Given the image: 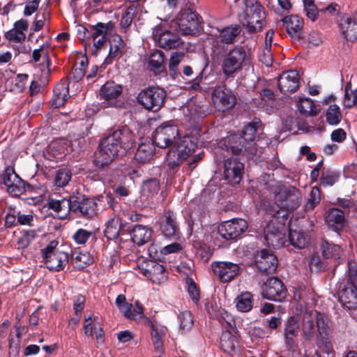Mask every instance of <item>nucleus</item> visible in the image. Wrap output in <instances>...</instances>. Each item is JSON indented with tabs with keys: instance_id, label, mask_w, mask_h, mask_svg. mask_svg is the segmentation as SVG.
<instances>
[{
	"instance_id": "nucleus-1",
	"label": "nucleus",
	"mask_w": 357,
	"mask_h": 357,
	"mask_svg": "<svg viewBox=\"0 0 357 357\" xmlns=\"http://www.w3.org/2000/svg\"><path fill=\"white\" fill-rule=\"evenodd\" d=\"M178 135L179 130L176 126L162 124L155 130L152 137L154 144L159 148L166 149L173 146L167 155L168 166L172 169L179 166L197 147L192 137L184 136L180 139Z\"/></svg>"
},
{
	"instance_id": "nucleus-2",
	"label": "nucleus",
	"mask_w": 357,
	"mask_h": 357,
	"mask_svg": "<svg viewBox=\"0 0 357 357\" xmlns=\"http://www.w3.org/2000/svg\"><path fill=\"white\" fill-rule=\"evenodd\" d=\"M134 142V136L128 126H122L104 137L94 155V164L102 168L119 155L125 154Z\"/></svg>"
},
{
	"instance_id": "nucleus-3",
	"label": "nucleus",
	"mask_w": 357,
	"mask_h": 357,
	"mask_svg": "<svg viewBox=\"0 0 357 357\" xmlns=\"http://www.w3.org/2000/svg\"><path fill=\"white\" fill-rule=\"evenodd\" d=\"M272 219L264 228V238L268 246L273 248L282 247L285 242V220L287 213L274 209L269 211Z\"/></svg>"
},
{
	"instance_id": "nucleus-4",
	"label": "nucleus",
	"mask_w": 357,
	"mask_h": 357,
	"mask_svg": "<svg viewBox=\"0 0 357 357\" xmlns=\"http://www.w3.org/2000/svg\"><path fill=\"white\" fill-rule=\"evenodd\" d=\"M244 12L241 19L242 24L250 33L261 31L265 24L266 13L264 8L257 0H245Z\"/></svg>"
},
{
	"instance_id": "nucleus-5",
	"label": "nucleus",
	"mask_w": 357,
	"mask_h": 357,
	"mask_svg": "<svg viewBox=\"0 0 357 357\" xmlns=\"http://www.w3.org/2000/svg\"><path fill=\"white\" fill-rule=\"evenodd\" d=\"M275 200L276 208L273 207L269 211L275 209L287 213V211H294L300 206L301 194L295 187L280 185L275 191Z\"/></svg>"
},
{
	"instance_id": "nucleus-6",
	"label": "nucleus",
	"mask_w": 357,
	"mask_h": 357,
	"mask_svg": "<svg viewBox=\"0 0 357 357\" xmlns=\"http://www.w3.org/2000/svg\"><path fill=\"white\" fill-rule=\"evenodd\" d=\"M248 59V56L245 48L241 45L235 46L226 53L222 59L221 63L222 73L228 78L234 77L242 70Z\"/></svg>"
},
{
	"instance_id": "nucleus-7",
	"label": "nucleus",
	"mask_w": 357,
	"mask_h": 357,
	"mask_svg": "<svg viewBox=\"0 0 357 357\" xmlns=\"http://www.w3.org/2000/svg\"><path fill=\"white\" fill-rule=\"evenodd\" d=\"M349 280L340 287L338 296L342 306L348 310L357 309V268H349Z\"/></svg>"
},
{
	"instance_id": "nucleus-8",
	"label": "nucleus",
	"mask_w": 357,
	"mask_h": 357,
	"mask_svg": "<svg viewBox=\"0 0 357 357\" xmlns=\"http://www.w3.org/2000/svg\"><path fill=\"white\" fill-rule=\"evenodd\" d=\"M202 17L192 8H185L181 10L178 19V29L183 35L195 36L199 33L202 28Z\"/></svg>"
},
{
	"instance_id": "nucleus-9",
	"label": "nucleus",
	"mask_w": 357,
	"mask_h": 357,
	"mask_svg": "<svg viewBox=\"0 0 357 357\" xmlns=\"http://www.w3.org/2000/svg\"><path fill=\"white\" fill-rule=\"evenodd\" d=\"M58 242L52 241L49 245L41 250L42 257L46 267L50 271L63 270L68 263V255L56 250Z\"/></svg>"
},
{
	"instance_id": "nucleus-10",
	"label": "nucleus",
	"mask_w": 357,
	"mask_h": 357,
	"mask_svg": "<svg viewBox=\"0 0 357 357\" xmlns=\"http://www.w3.org/2000/svg\"><path fill=\"white\" fill-rule=\"evenodd\" d=\"M166 92L159 87H149L140 91L138 102L146 109L158 112L164 105Z\"/></svg>"
},
{
	"instance_id": "nucleus-11",
	"label": "nucleus",
	"mask_w": 357,
	"mask_h": 357,
	"mask_svg": "<svg viewBox=\"0 0 357 357\" xmlns=\"http://www.w3.org/2000/svg\"><path fill=\"white\" fill-rule=\"evenodd\" d=\"M72 213L79 217L92 219L98 215L97 203L93 198L73 195Z\"/></svg>"
},
{
	"instance_id": "nucleus-12",
	"label": "nucleus",
	"mask_w": 357,
	"mask_h": 357,
	"mask_svg": "<svg viewBox=\"0 0 357 357\" xmlns=\"http://www.w3.org/2000/svg\"><path fill=\"white\" fill-rule=\"evenodd\" d=\"M248 228L247 222L241 218L222 222L218 227L219 234L226 240L236 239Z\"/></svg>"
},
{
	"instance_id": "nucleus-13",
	"label": "nucleus",
	"mask_w": 357,
	"mask_h": 357,
	"mask_svg": "<svg viewBox=\"0 0 357 357\" xmlns=\"http://www.w3.org/2000/svg\"><path fill=\"white\" fill-rule=\"evenodd\" d=\"M153 37L158 45L165 50L176 48L181 44L177 34L163 29L161 25L156 26L153 29Z\"/></svg>"
},
{
	"instance_id": "nucleus-14",
	"label": "nucleus",
	"mask_w": 357,
	"mask_h": 357,
	"mask_svg": "<svg viewBox=\"0 0 357 357\" xmlns=\"http://www.w3.org/2000/svg\"><path fill=\"white\" fill-rule=\"evenodd\" d=\"M286 294V288L282 281L278 278H269L264 283L262 289L264 298L275 301H282L285 298Z\"/></svg>"
},
{
	"instance_id": "nucleus-15",
	"label": "nucleus",
	"mask_w": 357,
	"mask_h": 357,
	"mask_svg": "<svg viewBox=\"0 0 357 357\" xmlns=\"http://www.w3.org/2000/svg\"><path fill=\"white\" fill-rule=\"evenodd\" d=\"M212 268L214 273L223 282L231 281L240 273L238 264L231 261H215L212 263Z\"/></svg>"
},
{
	"instance_id": "nucleus-16",
	"label": "nucleus",
	"mask_w": 357,
	"mask_h": 357,
	"mask_svg": "<svg viewBox=\"0 0 357 357\" xmlns=\"http://www.w3.org/2000/svg\"><path fill=\"white\" fill-rule=\"evenodd\" d=\"M212 101L215 108L220 111H225L235 105L236 98L225 86H219L213 91Z\"/></svg>"
},
{
	"instance_id": "nucleus-17",
	"label": "nucleus",
	"mask_w": 357,
	"mask_h": 357,
	"mask_svg": "<svg viewBox=\"0 0 357 357\" xmlns=\"http://www.w3.org/2000/svg\"><path fill=\"white\" fill-rule=\"evenodd\" d=\"M244 165L237 158H228L224 164V178L231 185L238 184L242 179Z\"/></svg>"
},
{
	"instance_id": "nucleus-18",
	"label": "nucleus",
	"mask_w": 357,
	"mask_h": 357,
	"mask_svg": "<svg viewBox=\"0 0 357 357\" xmlns=\"http://www.w3.org/2000/svg\"><path fill=\"white\" fill-rule=\"evenodd\" d=\"M122 91L123 88L121 84L114 82H107L102 86L100 96L102 99L107 101L109 105L118 107L121 106V102L116 99L121 96Z\"/></svg>"
},
{
	"instance_id": "nucleus-19",
	"label": "nucleus",
	"mask_w": 357,
	"mask_h": 357,
	"mask_svg": "<svg viewBox=\"0 0 357 357\" xmlns=\"http://www.w3.org/2000/svg\"><path fill=\"white\" fill-rule=\"evenodd\" d=\"M256 264L261 273L271 274L276 271L278 259L271 251L261 250L257 255Z\"/></svg>"
},
{
	"instance_id": "nucleus-20",
	"label": "nucleus",
	"mask_w": 357,
	"mask_h": 357,
	"mask_svg": "<svg viewBox=\"0 0 357 357\" xmlns=\"http://www.w3.org/2000/svg\"><path fill=\"white\" fill-rule=\"evenodd\" d=\"M241 29L239 25L227 26L219 31L218 36H217L213 43V52L218 49L225 50V46H221L222 43H234L236 38L241 33Z\"/></svg>"
},
{
	"instance_id": "nucleus-21",
	"label": "nucleus",
	"mask_w": 357,
	"mask_h": 357,
	"mask_svg": "<svg viewBox=\"0 0 357 357\" xmlns=\"http://www.w3.org/2000/svg\"><path fill=\"white\" fill-rule=\"evenodd\" d=\"M261 122L259 119L255 118L252 122H250L245 126L242 137L248 146H245V150L248 154L254 155L256 153L257 148L254 142L258 128L261 126Z\"/></svg>"
},
{
	"instance_id": "nucleus-22",
	"label": "nucleus",
	"mask_w": 357,
	"mask_h": 357,
	"mask_svg": "<svg viewBox=\"0 0 357 357\" xmlns=\"http://www.w3.org/2000/svg\"><path fill=\"white\" fill-rule=\"evenodd\" d=\"M160 230L167 238H174L179 234V227L172 211H166L160 222Z\"/></svg>"
},
{
	"instance_id": "nucleus-23",
	"label": "nucleus",
	"mask_w": 357,
	"mask_h": 357,
	"mask_svg": "<svg viewBox=\"0 0 357 357\" xmlns=\"http://www.w3.org/2000/svg\"><path fill=\"white\" fill-rule=\"evenodd\" d=\"M2 179L9 193L13 195H18L21 193L24 186L23 181L15 172L13 168H6L2 175Z\"/></svg>"
},
{
	"instance_id": "nucleus-24",
	"label": "nucleus",
	"mask_w": 357,
	"mask_h": 357,
	"mask_svg": "<svg viewBox=\"0 0 357 357\" xmlns=\"http://www.w3.org/2000/svg\"><path fill=\"white\" fill-rule=\"evenodd\" d=\"M245 146H248L244 141L241 135L234 134L224 138L220 142V148L227 152H231L233 155H239L244 149V151L248 153L245 150Z\"/></svg>"
},
{
	"instance_id": "nucleus-25",
	"label": "nucleus",
	"mask_w": 357,
	"mask_h": 357,
	"mask_svg": "<svg viewBox=\"0 0 357 357\" xmlns=\"http://www.w3.org/2000/svg\"><path fill=\"white\" fill-rule=\"evenodd\" d=\"M298 73L291 70L284 72L278 79V89L282 93L294 92L298 87Z\"/></svg>"
},
{
	"instance_id": "nucleus-26",
	"label": "nucleus",
	"mask_w": 357,
	"mask_h": 357,
	"mask_svg": "<svg viewBox=\"0 0 357 357\" xmlns=\"http://www.w3.org/2000/svg\"><path fill=\"white\" fill-rule=\"evenodd\" d=\"M325 220L330 229L338 233L345 225V211L337 208H330L326 213Z\"/></svg>"
},
{
	"instance_id": "nucleus-27",
	"label": "nucleus",
	"mask_w": 357,
	"mask_h": 357,
	"mask_svg": "<svg viewBox=\"0 0 357 357\" xmlns=\"http://www.w3.org/2000/svg\"><path fill=\"white\" fill-rule=\"evenodd\" d=\"M282 21L286 26L287 33L292 39L300 40L303 38L302 29L303 27V20L302 18L298 15H291L285 17Z\"/></svg>"
},
{
	"instance_id": "nucleus-28",
	"label": "nucleus",
	"mask_w": 357,
	"mask_h": 357,
	"mask_svg": "<svg viewBox=\"0 0 357 357\" xmlns=\"http://www.w3.org/2000/svg\"><path fill=\"white\" fill-rule=\"evenodd\" d=\"M47 206L51 210H53L61 218L66 217L73 211V195L68 198L56 199L50 197L47 202Z\"/></svg>"
},
{
	"instance_id": "nucleus-29",
	"label": "nucleus",
	"mask_w": 357,
	"mask_h": 357,
	"mask_svg": "<svg viewBox=\"0 0 357 357\" xmlns=\"http://www.w3.org/2000/svg\"><path fill=\"white\" fill-rule=\"evenodd\" d=\"M340 29L342 35L348 40L354 42L357 40V20L354 18L344 17L341 20Z\"/></svg>"
},
{
	"instance_id": "nucleus-30",
	"label": "nucleus",
	"mask_w": 357,
	"mask_h": 357,
	"mask_svg": "<svg viewBox=\"0 0 357 357\" xmlns=\"http://www.w3.org/2000/svg\"><path fill=\"white\" fill-rule=\"evenodd\" d=\"M152 234L151 228L142 225H136L132 229V240L137 245H142L151 240Z\"/></svg>"
},
{
	"instance_id": "nucleus-31",
	"label": "nucleus",
	"mask_w": 357,
	"mask_h": 357,
	"mask_svg": "<svg viewBox=\"0 0 357 357\" xmlns=\"http://www.w3.org/2000/svg\"><path fill=\"white\" fill-rule=\"evenodd\" d=\"M154 151V144L150 141L142 142L136 151L135 159L139 163L149 162L153 156Z\"/></svg>"
},
{
	"instance_id": "nucleus-32",
	"label": "nucleus",
	"mask_w": 357,
	"mask_h": 357,
	"mask_svg": "<svg viewBox=\"0 0 357 357\" xmlns=\"http://www.w3.org/2000/svg\"><path fill=\"white\" fill-rule=\"evenodd\" d=\"M316 323L318 328L317 345L319 347L328 348L330 344L327 333L328 326L322 314L319 312H316Z\"/></svg>"
},
{
	"instance_id": "nucleus-33",
	"label": "nucleus",
	"mask_w": 357,
	"mask_h": 357,
	"mask_svg": "<svg viewBox=\"0 0 357 357\" xmlns=\"http://www.w3.org/2000/svg\"><path fill=\"white\" fill-rule=\"evenodd\" d=\"M125 48V43L122 38L119 35H114L110 40V49L109 54L105 59V64H109L115 57L120 56Z\"/></svg>"
},
{
	"instance_id": "nucleus-34",
	"label": "nucleus",
	"mask_w": 357,
	"mask_h": 357,
	"mask_svg": "<svg viewBox=\"0 0 357 357\" xmlns=\"http://www.w3.org/2000/svg\"><path fill=\"white\" fill-rule=\"evenodd\" d=\"M68 96V87L64 83L58 84L54 89L52 107L59 108L63 106Z\"/></svg>"
},
{
	"instance_id": "nucleus-35",
	"label": "nucleus",
	"mask_w": 357,
	"mask_h": 357,
	"mask_svg": "<svg viewBox=\"0 0 357 357\" xmlns=\"http://www.w3.org/2000/svg\"><path fill=\"white\" fill-rule=\"evenodd\" d=\"M321 248L324 258L335 259L340 258L341 248L339 245L330 243L326 240L323 239L321 241Z\"/></svg>"
},
{
	"instance_id": "nucleus-36",
	"label": "nucleus",
	"mask_w": 357,
	"mask_h": 357,
	"mask_svg": "<svg viewBox=\"0 0 357 357\" xmlns=\"http://www.w3.org/2000/svg\"><path fill=\"white\" fill-rule=\"evenodd\" d=\"M289 240L292 246L298 249L304 248L308 243L307 235L302 231H289Z\"/></svg>"
},
{
	"instance_id": "nucleus-37",
	"label": "nucleus",
	"mask_w": 357,
	"mask_h": 357,
	"mask_svg": "<svg viewBox=\"0 0 357 357\" xmlns=\"http://www.w3.org/2000/svg\"><path fill=\"white\" fill-rule=\"evenodd\" d=\"M149 66L159 73L165 70V55L159 50H154L150 55Z\"/></svg>"
},
{
	"instance_id": "nucleus-38",
	"label": "nucleus",
	"mask_w": 357,
	"mask_h": 357,
	"mask_svg": "<svg viewBox=\"0 0 357 357\" xmlns=\"http://www.w3.org/2000/svg\"><path fill=\"white\" fill-rule=\"evenodd\" d=\"M114 28V22L109 21L107 23L98 22L96 25L91 26L93 31L92 38L96 39L100 36H106L112 32Z\"/></svg>"
},
{
	"instance_id": "nucleus-39",
	"label": "nucleus",
	"mask_w": 357,
	"mask_h": 357,
	"mask_svg": "<svg viewBox=\"0 0 357 357\" xmlns=\"http://www.w3.org/2000/svg\"><path fill=\"white\" fill-rule=\"evenodd\" d=\"M151 335L152 343L155 350L161 352L163 349V337L165 336V331L161 328H158L157 326L151 323Z\"/></svg>"
},
{
	"instance_id": "nucleus-40",
	"label": "nucleus",
	"mask_w": 357,
	"mask_h": 357,
	"mask_svg": "<svg viewBox=\"0 0 357 357\" xmlns=\"http://www.w3.org/2000/svg\"><path fill=\"white\" fill-rule=\"evenodd\" d=\"M123 225L118 220L111 219L107 223L104 231L105 236L109 240H114L119 238Z\"/></svg>"
},
{
	"instance_id": "nucleus-41",
	"label": "nucleus",
	"mask_w": 357,
	"mask_h": 357,
	"mask_svg": "<svg viewBox=\"0 0 357 357\" xmlns=\"http://www.w3.org/2000/svg\"><path fill=\"white\" fill-rule=\"evenodd\" d=\"M160 190V183L156 178H151L143 183L142 196L152 198L156 195Z\"/></svg>"
},
{
	"instance_id": "nucleus-42",
	"label": "nucleus",
	"mask_w": 357,
	"mask_h": 357,
	"mask_svg": "<svg viewBox=\"0 0 357 357\" xmlns=\"http://www.w3.org/2000/svg\"><path fill=\"white\" fill-rule=\"evenodd\" d=\"M221 349L226 353L234 351L236 340V337L228 330L222 333L220 342Z\"/></svg>"
},
{
	"instance_id": "nucleus-43",
	"label": "nucleus",
	"mask_w": 357,
	"mask_h": 357,
	"mask_svg": "<svg viewBox=\"0 0 357 357\" xmlns=\"http://www.w3.org/2000/svg\"><path fill=\"white\" fill-rule=\"evenodd\" d=\"M298 109L301 114L308 116H316L319 109L310 98H301L298 103Z\"/></svg>"
},
{
	"instance_id": "nucleus-44",
	"label": "nucleus",
	"mask_w": 357,
	"mask_h": 357,
	"mask_svg": "<svg viewBox=\"0 0 357 357\" xmlns=\"http://www.w3.org/2000/svg\"><path fill=\"white\" fill-rule=\"evenodd\" d=\"M236 308L241 312H248L252 307V294L244 292L236 298Z\"/></svg>"
},
{
	"instance_id": "nucleus-45",
	"label": "nucleus",
	"mask_w": 357,
	"mask_h": 357,
	"mask_svg": "<svg viewBox=\"0 0 357 357\" xmlns=\"http://www.w3.org/2000/svg\"><path fill=\"white\" fill-rule=\"evenodd\" d=\"M298 324L294 317H291L287 324L284 329V335L287 344L293 342V338L298 335Z\"/></svg>"
},
{
	"instance_id": "nucleus-46",
	"label": "nucleus",
	"mask_w": 357,
	"mask_h": 357,
	"mask_svg": "<svg viewBox=\"0 0 357 357\" xmlns=\"http://www.w3.org/2000/svg\"><path fill=\"white\" fill-rule=\"evenodd\" d=\"M326 121L331 126L339 124L342 119V114L339 106L331 105L328 107L326 114Z\"/></svg>"
},
{
	"instance_id": "nucleus-47",
	"label": "nucleus",
	"mask_w": 357,
	"mask_h": 357,
	"mask_svg": "<svg viewBox=\"0 0 357 357\" xmlns=\"http://www.w3.org/2000/svg\"><path fill=\"white\" fill-rule=\"evenodd\" d=\"M72 261L79 268H83L90 265L93 259L89 252H74L72 255Z\"/></svg>"
},
{
	"instance_id": "nucleus-48",
	"label": "nucleus",
	"mask_w": 357,
	"mask_h": 357,
	"mask_svg": "<svg viewBox=\"0 0 357 357\" xmlns=\"http://www.w3.org/2000/svg\"><path fill=\"white\" fill-rule=\"evenodd\" d=\"M88 65V59L85 56H81L75 63L73 68V75L75 80H80L85 74V68Z\"/></svg>"
},
{
	"instance_id": "nucleus-49",
	"label": "nucleus",
	"mask_w": 357,
	"mask_h": 357,
	"mask_svg": "<svg viewBox=\"0 0 357 357\" xmlns=\"http://www.w3.org/2000/svg\"><path fill=\"white\" fill-rule=\"evenodd\" d=\"M146 267L143 272L144 275L149 278H154L158 275H163L165 273V268L162 265L151 261L146 264Z\"/></svg>"
},
{
	"instance_id": "nucleus-50",
	"label": "nucleus",
	"mask_w": 357,
	"mask_h": 357,
	"mask_svg": "<svg viewBox=\"0 0 357 357\" xmlns=\"http://www.w3.org/2000/svg\"><path fill=\"white\" fill-rule=\"evenodd\" d=\"M137 14V7L134 5H130L128 6L125 13L122 15L120 25L123 29L128 28L133 20L134 17Z\"/></svg>"
},
{
	"instance_id": "nucleus-51",
	"label": "nucleus",
	"mask_w": 357,
	"mask_h": 357,
	"mask_svg": "<svg viewBox=\"0 0 357 357\" xmlns=\"http://www.w3.org/2000/svg\"><path fill=\"white\" fill-rule=\"evenodd\" d=\"M321 195L320 190L317 187H313L310 193V197L305 205L306 211H312L314 207L320 202Z\"/></svg>"
},
{
	"instance_id": "nucleus-52",
	"label": "nucleus",
	"mask_w": 357,
	"mask_h": 357,
	"mask_svg": "<svg viewBox=\"0 0 357 357\" xmlns=\"http://www.w3.org/2000/svg\"><path fill=\"white\" fill-rule=\"evenodd\" d=\"M71 178V173L67 169H59L56 171L54 184L59 188L66 186Z\"/></svg>"
},
{
	"instance_id": "nucleus-53",
	"label": "nucleus",
	"mask_w": 357,
	"mask_h": 357,
	"mask_svg": "<svg viewBox=\"0 0 357 357\" xmlns=\"http://www.w3.org/2000/svg\"><path fill=\"white\" fill-rule=\"evenodd\" d=\"M304 10L305 11L307 18L314 22L317 20L320 13L319 9L317 8L312 0H303Z\"/></svg>"
},
{
	"instance_id": "nucleus-54",
	"label": "nucleus",
	"mask_w": 357,
	"mask_h": 357,
	"mask_svg": "<svg viewBox=\"0 0 357 357\" xmlns=\"http://www.w3.org/2000/svg\"><path fill=\"white\" fill-rule=\"evenodd\" d=\"M180 328L182 331H188L193 325L192 316L190 312L184 311L179 314Z\"/></svg>"
},
{
	"instance_id": "nucleus-55",
	"label": "nucleus",
	"mask_w": 357,
	"mask_h": 357,
	"mask_svg": "<svg viewBox=\"0 0 357 357\" xmlns=\"http://www.w3.org/2000/svg\"><path fill=\"white\" fill-rule=\"evenodd\" d=\"M303 335L307 340H310L314 335V321L307 314L303 317Z\"/></svg>"
},
{
	"instance_id": "nucleus-56",
	"label": "nucleus",
	"mask_w": 357,
	"mask_h": 357,
	"mask_svg": "<svg viewBox=\"0 0 357 357\" xmlns=\"http://www.w3.org/2000/svg\"><path fill=\"white\" fill-rule=\"evenodd\" d=\"M98 318V317H94L92 318V316L85 317L84 318V332L86 336L93 337V334L95 330L97 329V324Z\"/></svg>"
},
{
	"instance_id": "nucleus-57",
	"label": "nucleus",
	"mask_w": 357,
	"mask_h": 357,
	"mask_svg": "<svg viewBox=\"0 0 357 357\" xmlns=\"http://www.w3.org/2000/svg\"><path fill=\"white\" fill-rule=\"evenodd\" d=\"M184 56L185 54L183 52H175L171 56L169 63V70L172 77H174L175 75H177V66L183 59Z\"/></svg>"
},
{
	"instance_id": "nucleus-58",
	"label": "nucleus",
	"mask_w": 357,
	"mask_h": 357,
	"mask_svg": "<svg viewBox=\"0 0 357 357\" xmlns=\"http://www.w3.org/2000/svg\"><path fill=\"white\" fill-rule=\"evenodd\" d=\"M219 321L223 327L227 329H234L236 327V322L233 317L225 310L220 312Z\"/></svg>"
},
{
	"instance_id": "nucleus-59",
	"label": "nucleus",
	"mask_w": 357,
	"mask_h": 357,
	"mask_svg": "<svg viewBox=\"0 0 357 357\" xmlns=\"http://www.w3.org/2000/svg\"><path fill=\"white\" fill-rule=\"evenodd\" d=\"M20 349V333H17V337H9V356L10 357H16Z\"/></svg>"
},
{
	"instance_id": "nucleus-60",
	"label": "nucleus",
	"mask_w": 357,
	"mask_h": 357,
	"mask_svg": "<svg viewBox=\"0 0 357 357\" xmlns=\"http://www.w3.org/2000/svg\"><path fill=\"white\" fill-rule=\"evenodd\" d=\"M308 265L311 271L318 272L325 269V266L317 253H313L309 257Z\"/></svg>"
},
{
	"instance_id": "nucleus-61",
	"label": "nucleus",
	"mask_w": 357,
	"mask_h": 357,
	"mask_svg": "<svg viewBox=\"0 0 357 357\" xmlns=\"http://www.w3.org/2000/svg\"><path fill=\"white\" fill-rule=\"evenodd\" d=\"M5 38L10 41L22 43L25 40L26 36L24 32L13 28L5 33Z\"/></svg>"
},
{
	"instance_id": "nucleus-62",
	"label": "nucleus",
	"mask_w": 357,
	"mask_h": 357,
	"mask_svg": "<svg viewBox=\"0 0 357 357\" xmlns=\"http://www.w3.org/2000/svg\"><path fill=\"white\" fill-rule=\"evenodd\" d=\"M92 236V232L84 229H79L73 234V238L77 244H84Z\"/></svg>"
},
{
	"instance_id": "nucleus-63",
	"label": "nucleus",
	"mask_w": 357,
	"mask_h": 357,
	"mask_svg": "<svg viewBox=\"0 0 357 357\" xmlns=\"http://www.w3.org/2000/svg\"><path fill=\"white\" fill-rule=\"evenodd\" d=\"M271 48L265 47V48L261 51V52L259 55V61L266 66H271L273 63V57L272 54L271 52Z\"/></svg>"
},
{
	"instance_id": "nucleus-64",
	"label": "nucleus",
	"mask_w": 357,
	"mask_h": 357,
	"mask_svg": "<svg viewBox=\"0 0 357 357\" xmlns=\"http://www.w3.org/2000/svg\"><path fill=\"white\" fill-rule=\"evenodd\" d=\"M119 310L125 317L131 319H137L136 315L137 314H135L133 312V305L132 303H126L122 307H120Z\"/></svg>"
}]
</instances>
